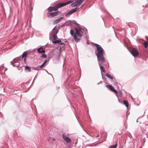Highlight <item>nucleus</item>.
I'll return each mask as SVG.
<instances>
[{
	"mask_svg": "<svg viewBox=\"0 0 148 148\" xmlns=\"http://www.w3.org/2000/svg\"><path fill=\"white\" fill-rule=\"evenodd\" d=\"M94 45L97 49V52H96V54L98 61H100L102 62H105V60L103 56L104 53L103 49L100 45L97 44L95 43Z\"/></svg>",
	"mask_w": 148,
	"mask_h": 148,
	"instance_id": "f257e3e1",
	"label": "nucleus"
},
{
	"mask_svg": "<svg viewBox=\"0 0 148 148\" xmlns=\"http://www.w3.org/2000/svg\"><path fill=\"white\" fill-rule=\"evenodd\" d=\"M76 34H77L79 37H81L84 33L86 34L87 32V29L86 28H82L79 27L75 28Z\"/></svg>",
	"mask_w": 148,
	"mask_h": 148,
	"instance_id": "f03ea898",
	"label": "nucleus"
},
{
	"mask_svg": "<svg viewBox=\"0 0 148 148\" xmlns=\"http://www.w3.org/2000/svg\"><path fill=\"white\" fill-rule=\"evenodd\" d=\"M61 8L60 5V3L56 5L55 6L51 7L50 6L48 8V11L49 12H51L53 11H56L59 8Z\"/></svg>",
	"mask_w": 148,
	"mask_h": 148,
	"instance_id": "7ed1b4c3",
	"label": "nucleus"
},
{
	"mask_svg": "<svg viewBox=\"0 0 148 148\" xmlns=\"http://www.w3.org/2000/svg\"><path fill=\"white\" fill-rule=\"evenodd\" d=\"M130 53L134 57L137 56L139 55V52L137 49L135 48H132L130 51Z\"/></svg>",
	"mask_w": 148,
	"mask_h": 148,
	"instance_id": "20e7f679",
	"label": "nucleus"
},
{
	"mask_svg": "<svg viewBox=\"0 0 148 148\" xmlns=\"http://www.w3.org/2000/svg\"><path fill=\"white\" fill-rule=\"evenodd\" d=\"M60 13V12L57 11V12H52L51 13H47V16L49 17L52 18L59 15Z\"/></svg>",
	"mask_w": 148,
	"mask_h": 148,
	"instance_id": "39448f33",
	"label": "nucleus"
},
{
	"mask_svg": "<svg viewBox=\"0 0 148 148\" xmlns=\"http://www.w3.org/2000/svg\"><path fill=\"white\" fill-rule=\"evenodd\" d=\"M62 136L64 140L66 143H71V140L69 137H66L64 134H62Z\"/></svg>",
	"mask_w": 148,
	"mask_h": 148,
	"instance_id": "423d86ee",
	"label": "nucleus"
},
{
	"mask_svg": "<svg viewBox=\"0 0 148 148\" xmlns=\"http://www.w3.org/2000/svg\"><path fill=\"white\" fill-rule=\"evenodd\" d=\"M10 63L12 64L13 66H15L19 67L20 65V62L18 61H16L15 60H13V62H11Z\"/></svg>",
	"mask_w": 148,
	"mask_h": 148,
	"instance_id": "0eeeda50",
	"label": "nucleus"
},
{
	"mask_svg": "<svg viewBox=\"0 0 148 148\" xmlns=\"http://www.w3.org/2000/svg\"><path fill=\"white\" fill-rule=\"evenodd\" d=\"M78 8H75L72 10H71L68 13H66L65 16L66 17L68 16L69 15H71L73 13H74L76 12L78 9Z\"/></svg>",
	"mask_w": 148,
	"mask_h": 148,
	"instance_id": "6e6552de",
	"label": "nucleus"
},
{
	"mask_svg": "<svg viewBox=\"0 0 148 148\" xmlns=\"http://www.w3.org/2000/svg\"><path fill=\"white\" fill-rule=\"evenodd\" d=\"M73 2V0H70L69 1L67 2H64V3H60V5L61 7H63L65 5H66L68 4H69L72 2Z\"/></svg>",
	"mask_w": 148,
	"mask_h": 148,
	"instance_id": "1a4fd4ad",
	"label": "nucleus"
},
{
	"mask_svg": "<svg viewBox=\"0 0 148 148\" xmlns=\"http://www.w3.org/2000/svg\"><path fill=\"white\" fill-rule=\"evenodd\" d=\"M106 86L111 91L114 92L116 93H118L117 91L115 89H114L113 87L111 85H106Z\"/></svg>",
	"mask_w": 148,
	"mask_h": 148,
	"instance_id": "9d476101",
	"label": "nucleus"
},
{
	"mask_svg": "<svg viewBox=\"0 0 148 148\" xmlns=\"http://www.w3.org/2000/svg\"><path fill=\"white\" fill-rule=\"evenodd\" d=\"M98 61L99 65L100 67V69L101 71H102L103 73L105 72L106 71L105 70L104 67L103 66L101 65V64L104 62H102L100 61Z\"/></svg>",
	"mask_w": 148,
	"mask_h": 148,
	"instance_id": "9b49d317",
	"label": "nucleus"
},
{
	"mask_svg": "<svg viewBox=\"0 0 148 148\" xmlns=\"http://www.w3.org/2000/svg\"><path fill=\"white\" fill-rule=\"evenodd\" d=\"M79 37L78 35L76 34H75L74 38L75 39V41L76 42H77L79 40H80V37Z\"/></svg>",
	"mask_w": 148,
	"mask_h": 148,
	"instance_id": "f8f14e48",
	"label": "nucleus"
},
{
	"mask_svg": "<svg viewBox=\"0 0 148 148\" xmlns=\"http://www.w3.org/2000/svg\"><path fill=\"white\" fill-rule=\"evenodd\" d=\"M37 51L39 53H44L45 52V51L41 47L38 49Z\"/></svg>",
	"mask_w": 148,
	"mask_h": 148,
	"instance_id": "ddd939ff",
	"label": "nucleus"
},
{
	"mask_svg": "<svg viewBox=\"0 0 148 148\" xmlns=\"http://www.w3.org/2000/svg\"><path fill=\"white\" fill-rule=\"evenodd\" d=\"M62 41L60 40H56L53 41V43L54 44H56L59 43L60 45L64 44L63 42H61Z\"/></svg>",
	"mask_w": 148,
	"mask_h": 148,
	"instance_id": "4468645a",
	"label": "nucleus"
},
{
	"mask_svg": "<svg viewBox=\"0 0 148 148\" xmlns=\"http://www.w3.org/2000/svg\"><path fill=\"white\" fill-rule=\"evenodd\" d=\"M63 18V17H61L60 18L55 20L53 22L54 23H57L60 22Z\"/></svg>",
	"mask_w": 148,
	"mask_h": 148,
	"instance_id": "2eb2a0df",
	"label": "nucleus"
},
{
	"mask_svg": "<svg viewBox=\"0 0 148 148\" xmlns=\"http://www.w3.org/2000/svg\"><path fill=\"white\" fill-rule=\"evenodd\" d=\"M25 70L28 72H30L31 71V67L28 66H26L25 67Z\"/></svg>",
	"mask_w": 148,
	"mask_h": 148,
	"instance_id": "dca6fc26",
	"label": "nucleus"
},
{
	"mask_svg": "<svg viewBox=\"0 0 148 148\" xmlns=\"http://www.w3.org/2000/svg\"><path fill=\"white\" fill-rule=\"evenodd\" d=\"M123 104L127 108H128L129 106V104L127 101L124 100V101Z\"/></svg>",
	"mask_w": 148,
	"mask_h": 148,
	"instance_id": "f3484780",
	"label": "nucleus"
},
{
	"mask_svg": "<svg viewBox=\"0 0 148 148\" xmlns=\"http://www.w3.org/2000/svg\"><path fill=\"white\" fill-rule=\"evenodd\" d=\"M27 55V53L26 52H23L22 55V58H23L24 57H26Z\"/></svg>",
	"mask_w": 148,
	"mask_h": 148,
	"instance_id": "a211bd4d",
	"label": "nucleus"
},
{
	"mask_svg": "<svg viewBox=\"0 0 148 148\" xmlns=\"http://www.w3.org/2000/svg\"><path fill=\"white\" fill-rule=\"evenodd\" d=\"M117 145V143H116V144L114 145H112L109 147V148H116Z\"/></svg>",
	"mask_w": 148,
	"mask_h": 148,
	"instance_id": "6ab92c4d",
	"label": "nucleus"
},
{
	"mask_svg": "<svg viewBox=\"0 0 148 148\" xmlns=\"http://www.w3.org/2000/svg\"><path fill=\"white\" fill-rule=\"evenodd\" d=\"M32 68L36 70H38L41 67H40V66H38L37 67H32Z\"/></svg>",
	"mask_w": 148,
	"mask_h": 148,
	"instance_id": "aec40b11",
	"label": "nucleus"
},
{
	"mask_svg": "<svg viewBox=\"0 0 148 148\" xmlns=\"http://www.w3.org/2000/svg\"><path fill=\"white\" fill-rule=\"evenodd\" d=\"M106 75L107 77L108 78H109L110 79H113V77L111 75L108 74H106Z\"/></svg>",
	"mask_w": 148,
	"mask_h": 148,
	"instance_id": "412c9836",
	"label": "nucleus"
},
{
	"mask_svg": "<svg viewBox=\"0 0 148 148\" xmlns=\"http://www.w3.org/2000/svg\"><path fill=\"white\" fill-rule=\"evenodd\" d=\"M47 61L46 60H45L44 63L41 66H40V67L41 68L43 67V66L45 65V64L47 63Z\"/></svg>",
	"mask_w": 148,
	"mask_h": 148,
	"instance_id": "4be33fe9",
	"label": "nucleus"
},
{
	"mask_svg": "<svg viewBox=\"0 0 148 148\" xmlns=\"http://www.w3.org/2000/svg\"><path fill=\"white\" fill-rule=\"evenodd\" d=\"M74 24H75L77 25L78 27H79V25L78 23H77V22L75 20H73L71 21Z\"/></svg>",
	"mask_w": 148,
	"mask_h": 148,
	"instance_id": "5701e85b",
	"label": "nucleus"
},
{
	"mask_svg": "<svg viewBox=\"0 0 148 148\" xmlns=\"http://www.w3.org/2000/svg\"><path fill=\"white\" fill-rule=\"evenodd\" d=\"M144 46L146 48L148 46V43L146 41L144 43Z\"/></svg>",
	"mask_w": 148,
	"mask_h": 148,
	"instance_id": "b1692460",
	"label": "nucleus"
},
{
	"mask_svg": "<svg viewBox=\"0 0 148 148\" xmlns=\"http://www.w3.org/2000/svg\"><path fill=\"white\" fill-rule=\"evenodd\" d=\"M47 56L45 54H43L40 56V57L41 58H47Z\"/></svg>",
	"mask_w": 148,
	"mask_h": 148,
	"instance_id": "393cba45",
	"label": "nucleus"
},
{
	"mask_svg": "<svg viewBox=\"0 0 148 148\" xmlns=\"http://www.w3.org/2000/svg\"><path fill=\"white\" fill-rule=\"evenodd\" d=\"M118 96L119 95L120 96H121L122 95V92L121 91L119 90V93L118 95L116 94Z\"/></svg>",
	"mask_w": 148,
	"mask_h": 148,
	"instance_id": "a878e982",
	"label": "nucleus"
},
{
	"mask_svg": "<svg viewBox=\"0 0 148 148\" xmlns=\"http://www.w3.org/2000/svg\"><path fill=\"white\" fill-rule=\"evenodd\" d=\"M56 36L55 34H54L53 36V38L54 40H55L56 38Z\"/></svg>",
	"mask_w": 148,
	"mask_h": 148,
	"instance_id": "bb28decb",
	"label": "nucleus"
},
{
	"mask_svg": "<svg viewBox=\"0 0 148 148\" xmlns=\"http://www.w3.org/2000/svg\"><path fill=\"white\" fill-rule=\"evenodd\" d=\"M70 34L72 36H73L74 34L73 31L72 29H71L70 31Z\"/></svg>",
	"mask_w": 148,
	"mask_h": 148,
	"instance_id": "cd10ccee",
	"label": "nucleus"
},
{
	"mask_svg": "<svg viewBox=\"0 0 148 148\" xmlns=\"http://www.w3.org/2000/svg\"><path fill=\"white\" fill-rule=\"evenodd\" d=\"M58 32V30H56V32H55V34H57Z\"/></svg>",
	"mask_w": 148,
	"mask_h": 148,
	"instance_id": "c85d7f7f",
	"label": "nucleus"
},
{
	"mask_svg": "<svg viewBox=\"0 0 148 148\" xmlns=\"http://www.w3.org/2000/svg\"><path fill=\"white\" fill-rule=\"evenodd\" d=\"M59 52H60V54L61 53V48H60V50H59Z\"/></svg>",
	"mask_w": 148,
	"mask_h": 148,
	"instance_id": "c756f323",
	"label": "nucleus"
},
{
	"mask_svg": "<svg viewBox=\"0 0 148 148\" xmlns=\"http://www.w3.org/2000/svg\"><path fill=\"white\" fill-rule=\"evenodd\" d=\"M102 82L101 81H100V82L99 83H98L97 84H98V85H99L100 84H102Z\"/></svg>",
	"mask_w": 148,
	"mask_h": 148,
	"instance_id": "7c9ffc66",
	"label": "nucleus"
},
{
	"mask_svg": "<svg viewBox=\"0 0 148 148\" xmlns=\"http://www.w3.org/2000/svg\"><path fill=\"white\" fill-rule=\"evenodd\" d=\"M116 96L117 97V98H118V101L119 102H120V101L119 100V97L118 96V95H116Z\"/></svg>",
	"mask_w": 148,
	"mask_h": 148,
	"instance_id": "2f4dec72",
	"label": "nucleus"
},
{
	"mask_svg": "<svg viewBox=\"0 0 148 148\" xmlns=\"http://www.w3.org/2000/svg\"><path fill=\"white\" fill-rule=\"evenodd\" d=\"M99 136H100V135H99V134H97L96 135V136L97 137H99Z\"/></svg>",
	"mask_w": 148,
	"mask_h": 148,
	"instance_id": "473e14b6",
	"label": "nucleus"
},
{
	"mask_svg": "<svg viewBox=\"0 0 148 148\" xmlns=\"http://www.w3.org/2000/svg\"><path fill=\"white\" fill-rule=\"evenodd\" d=\"M56 26H55L52 29V31H53L55 29V27H56Z\"/></svg>",
	"mask_w": 148,
	"mask_h": 148,
	"instance_id": "72a5a7b5",
	"label": "nucleus"
},
{
	"mask_svg": "<svg viewBox=\"0 0 148 148\" xmlns=\"http://www.w3.org/2000/svg\"><path fill=\"white\" fill-rule=\"evenodd\" d=\"M36 50V49H34L33 50V51H34L35 50Z\"/></svg>",
	"mask_w": 148,
	"mask_h": 148,
	"instance_id": "f704fd0d",
	"label": "nucleus"
},
{
	"mask_svg": "<svg viewBox=\"0 0 148 148\" xmlns=\"http://www.w3.org/2000/svg\"><path fill=\"white\" fill-rule=\"evenodd\" d=\"M60 53H59V56H58V57H60Z\"/></svg>",
	"mask_w": 148,
	"mask_h": 148,
	"instance_id": "c9c22d12",
	"label": "nucleus"
},
{
	"mask_svg": "<svg viewBox=\"0 0 148 148\" xmlns=\"http://www.w3.org/2000/svg\"><path fill=\"white\" fill-rule=\"evenodd\" d=\"M53 140H55V138L53 139Z\"/></svg>",
	"mask_w": 148,
	"mask_h": 148,
	"instance_id": "e433bc0d",
	"label": "nucleus"
},
{
	"mask_svg": "<svg viewBox=\"0 0 148 148\" xmlns=\"http://www.w3.org/2000/svg\"><path fill=\"white\" fill-rule=\"evenodd\" d=\"M101 74L102 75V73H101ZM102 78H103V76H102Z\"/></svg>",
	"mask_w": 148,
	"mask_h": 148,
	"instance_id": "4c0bfd02",
	"label": "nucleus"
},
{
	"mask_svg": "<svg viewBox=\"0 0 148 148\" xmlns=\"http://www.w3.org/2000/svg\"><path fill=\"white\" fill-rule=\"evenodd\" d=\"M3 66H3V65H2V68H3Z\"/></svg>",
	"mask_w": 148,
	"mask_h": 148,
	"instance_id": "58836bf2",
	"label": "nucleus"
},
{
	"mask_svg": "<svg viewBox=\"0 0 148 148\" xmlns=\"http://www.w3.org/2000/svg\"><path fill=\"white\" fill-rule=\"evenodd\" d=\"M19 69V70H21V69Z\"/></svg>",
	"mask_w": 148,
	"mask_h": 148,
	"instance_id": "ea45409f",
	"label": "nucleus"
}]
</instances>
